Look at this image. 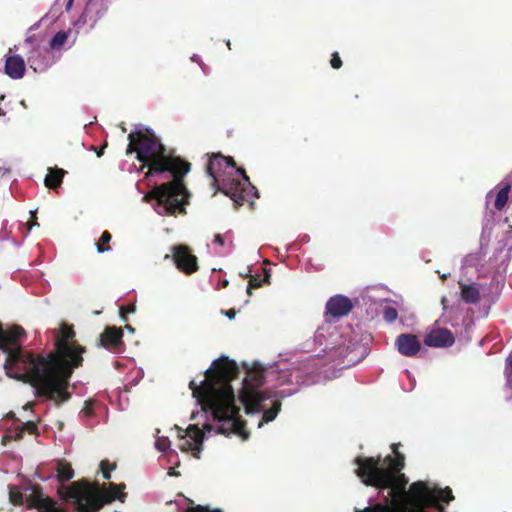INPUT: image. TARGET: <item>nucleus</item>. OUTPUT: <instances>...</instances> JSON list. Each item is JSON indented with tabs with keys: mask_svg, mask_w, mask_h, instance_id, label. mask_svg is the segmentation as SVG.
<instances>
[{
	"mask_svg": "<svg viewBox=\"0 0 512 512\" xmlns=\"http://www.w3.org/2000/svg\"><path fill=\"white\" fill-rule=\"evenodd\" d=\"M9 499H10L11 503H13L15 505H20L24 502V495L20 491L19 488L15 487V486H10L9 487Z\"/></svg>",
	"mask_w": 512,
	"mask_h": 512,
	"instance_id": "4be33fe9",
	"label": "nucleus"
},
{
	"mask_svg": "<svg viewBox=\"0 0 512 512\" xmlns=\"http://www.w3.org/2000/svg\"><path fill=\"white\" fill-rule=\"evenodd\" d=\"M395 457L383 460L372 457L356 458L357 476L366 485L389 489L386 504H374L355 512H442V503L453 499L449 488L441 489L431 482L417 481L406 490L407 479L400 471L404 456L398 452V444L392 445Z\"/></svg>",
	"mask_w": 512,
	"mask_h": 512,
	"instance_id": "7ed1b4c3",
	"label": "nucleus"
},
{
	"mask_svg": "<svg viewBox=\"0 0 512 512\" xmlns=\"http://www.w3.org/2000/svg\"><path fill=\"white\" fill-rule=\"evenodd\" d=\"M237 372L236 363L222 357L212 363L199 384L194 380L190 382L193 397L201 409L191 414V419L197 420L195 424L189 425L186 430L175 427L177 446L182 452L199 458L203 441L209 434H234L243 440L248 438L230 385Z\"/></svg>",
	"mask_w": 512,
	"mask_h": 512,
	"instance_id": "f03ea898",
	"label": "nucleus"
},
{
	"mask_svg": "<svg viewBox=\"0 0 512 512\" xmlns=\"http://www.w3.org/2000/svg\"><path fill=\"white\" fill-rule=\"evenodd\" d=\"M24 330L0 325V349L6 354L4 369L10 378L30 383L36 393L56 404L69 399L68 380L81 365L84 349L72 341L73 330L63 324L54 331L55 351L47 357L21 347Z\"/></svg>",
	"mask_w": 512,
	"mask_h": 512,
	"instance_id": "f257e3e1",
	"label": "nucleus"
},
{
	"mask_svg": "<svg viewBox=\"0 0 512 512\" xmlns=\"http://www.w3.org/2000/svg\"><path fill=\"white\" fill-rule=\"evenodd\" d=\"M72 2H73V0H69V2L67 4V9H70V7L72 6Z\"/></svg>",
	"mask_w": 512,
	"mask_h": 512,
	"instance_id": "ea45409f",
	"label": "nucleus"
},
{
	"mask_svg": "<svg viewBox=\"0 0 512 512\" xmlns=\"http://www.w3.org/2000/svg\"><path fill=\"white\" fill-rule=\"evenodd\" d=\"M208 174L213 178V185L229 196L235 204H250L258 198L257 191L251 185L243 169L235 168L232 158L214 156L207 166Z\"/></svg>",
	"mask_w": 512,
	"mask_h": 512,
	"instance_id": "423d86ee",
	"label": "nucleus"
},
{
	"mask_svg": "<svg viewBox=\"0 0 512 512\" xmlns=\"http://www.w3.org/2000/svg\"><path fill=\"white\" fill-rule=\"evenodd\" d=\"M31 215H32V220H31V222L29 223V227H28V229H29V230L32 228V226L37 225V222H36V213H35V212H31Z\"/></svg>",
	"mask_w": 512,
	"mask_h": 512,
	"instance_id": "f704fd0d",
	"label": "nucleus"
},
{
	"mask_svg": "<svg viewBox=\"0 0 512 512\" xmlns=\"http://www.w3.org/2000/svg\"><path fill=\"white\" fill-rule=\"evenodd\" d=\"M5 112L0 108V116H4Z\"/></svg>",
	"mask_w": 512,
	"mask_h": 512,
	"instance_id": "79ce46f5",
	"label": "nucleus"
},
{
	"mask_svg": "<svg viewBox=\"0 0 512 512\" xmlns=\"http://www.w3.org/2000/svg\"><path fill=\"white\" fill-rule=\"evenodd\" d=\"M136 311V306L134 304H131V305H128V306H123L120 308V314H121V317L126 320V317H125V314L127 313H135Z\"/></svg>",
	"mask_w": 512,
	"mask_h": 512,
	"instance_id": "cd10ccee",
	"label": "nucleus"
},
{
	"mask_svg": "<svg viewBox=\"0 0 512 512\" xmlns=\"http://www.w3.org/2000/svg\"><path fill=\"white\" fill-rule=\"evenodd\" d=\"M398 312L396 308L392 306H386L383 311V317L387 322H393L397 319Z\"/></svg>",
	"mask_w": 512,
	"mask_h": 512,
	"instance_id": "b1692460",
	"label": "nucleus"
},
{
	"mask_svg": "<svg viewBox=\"0 0 512 512\" xmlns=\"http://www.w3.org/2000/svg\"><path fill=\"white\" fill-rule=\"evenodd\" d=\"M185 512H219V511L209 510L206 507L198 505V506H192V507L187 508V510Z\"/></svg>",
	"mask_w": 512,
	"mask_h": 512,
	"instance_id": "c85d7f7f",
	"label": "nucleus"
},
{
	"mask_svg": "<svg viewBox=\"0 0 512 512\" xmlns=\"http://www.w3.org/2000/svg\"><path fill=\"white\" fill-rule=\"evenodd\" d=\"M477 260H478L477 255H473V254L468 255L464 259V265H466V266L474 265Z\"/></svg>",
	"mask_w": 512,
	"mask_h": 512,
	"instance_id": "c756f323",
	"label": "nucleus"
},
{
	"mask_svg": "<svg viewBox=\"0 0 512 512\" xmlns=\"http://www.w3.org/2000/svg\"><path fill=\"white\" fill-rule=\"evenodd\" d=\"M22 434H23V428H16L14 431H10L8 432L2 439L3 441V444L6 443L7 440L9 439H18V438H21L22 437Z\"/></svg>",
	"mask_w": 512,
	"mask_h": 512,
	"instance_id": "a878e982",
	"label": "nucleus"
},
{
	"mask_svg": "<svg viewBox=\"0 0 512 512\" xmlns=\"http://www.w3.org/2000/svg\"><path fill=\"white\" fill-rule=\"evenodd\" d=\"M12 49H9L11 53ZM26 70L25 62L21 56L10 55L6 56L5 73L12 79H21Z\"/></svg>",
	"mask_w": 512,
	"mask_h": 512,
	"instance_id": "2eb2a0df",
	"label": "nucleus"
},
{
	"mask_svg": "<svg viewBox=\"0 0 512 512\" xmlns=\"http://www.w3.org/2000/svg\"><path fill=\"white\" fill-rule=\"evenodd\" d=\"M103 154V148H101L100 150H98L97 152V155L100 157L101 155Z\"/></svg>",
	"mask_w": 512,
	"mask_h": 512,
	"instance_id": "a19ab883",
	"label": "nucleus"
},
{
	"mask_svg": "<svg viewBox=\"0 0 512 512\" xmlns=\"http://www.w3.org/2000/svg\"><path fill=\"white\" fill-rule=\"evenodd\" d=\"M123 332L120 328L108 327L101 335L102 345L114 352H118L122 345Z\"/></svg>",
	"mask_w": 512,
	"mask_h": 512,
	"instance_id": "dca6fc26",
	"label": "nucleus"
},
{
	"mask_svg": "<svg viewBox=\"0 0 512 512\" xmlns=\"http://www.w3.org/2000/svg\"><path fill=\"white\" fill-rule=\"evenodd\" d=\"M260 286H261V282L260 281H258L257 279H251L250 282H249L247 293L250 295L252 288H258Z\"/></svg>",
	"mask_w": 512,
	"mask_h": 512,
	"instance_id": "2f4dec72",
	"label": "nucleus"
},
{
	"mask_svg": "<svg viewBox=\"0 0 512 512\" xmlns=\"http://www.w3.org/2000/svg\"><path fill=\"white\" fill-rule=\"evenodd\" d=\"M213 243L219 247H222L225 243L224 238L220 234H216L213 239Z\"/></svg>",
	"mask_w": 512,
	"mask_h": 512,
	"instance_id": "473e14b6",
	"label": "nucleus"
},
{
	"mask_svg": "<svg viewBox=\"0 0 512 512\" xmlns=\"http://www.w3.org/2000/svg\"><path fill=\"white\" fill-rule=\"evenodd\" d=\"M351 309V300L342 295L333 296L326 303V312L332 317L345 316L351 311Z\"/></svg>",
	"mask_w": 512,
	"mask_h": 512,
	"instance_id": "f8f14e48",
	"label": "nucleus"
},
{
	"mask_svg": "<svg viewBox=\"0 0 512 512\" xmlns=\"http://www.w3.org/2000/svg\"><path fill=\"white\" fill-rule=\"evenodd\" d=\"M155 437H156L155 447L157 448V450L162 451V452L167 451L169 453V455L174 454V452L169 449L170 441H169L168 437L161 436L159 429L156 430Z\"/></svg>",
	"mask_w": 512,
	"mask_h": 512,
	"instance_id": "aec40b11",
	"label": "nucleus"
},
{
	"mask_svg": "<svg viewBox=\"0 0 512 512\" xmlns=\"http://www.w3.org/2000/svg\"><path fill=\"white\" fill-rule=\"evenodd\" d=\"M27 52V62L35 72L47 70L53 63L54 57L49 50L36 37H29L23 43Z\"/></svg>",
	"mask_w": 512,
	"mask_h": 512,
	"instance_id": "6e6552de",
	"label": "nucleus"
},
{
	"mask_svg": "<svg viewBox=\"0 0 512 512\" xmlns=\"http://www.w3.org/2000/svg\"><path fill=\"white\" fill-rule=\"evenodd\" d=\"M173 258L176 266L185 273H193L197 270V258L190 253L186 246H175Z\"/></svg>",
	"mask_w": 512,
	"mask_h": 512,
	"instance_id": "9d476101",
	"label": "nucleus"
},
{
	"mask_svg": "<svg viewBox=\"0 0 512 512\" xmlns=\"http://www.w3.org/2000/svg\"><path fill=\"white\" fill-rule=\"evenodd\" d=\"M341 64H342V61H341L340 57L338 56V54H334L331 59V66L335 69H338L341 67Z\"/></svg>",
	"mask_w": 512,
	"mask_h": 512,
	"instance_id": "7c9ffc66",
	"label": "nucleus"
},
{
	"mask_svg": "<svg viewBox=\"0 0 512 512\" xmlns=\"http://www.w3.org/2000/svg\"><path fill=\"white\" fill-rule=\"evenodd\" d=\"M454 343V336L447 329H432L425 338V344L432 347H446Z\"/></svg>",
	"mask_w": 512,
	"mask_h": 512,
	"instance_id": "ddd939ff",
	"label": "nucleus"
},
{
	"mask_svg": "<svg viewBox=\"0 0 512 512\" xmlns=\"http://www.w3.org/2000/svg\"><path fill=\"white\" fill-rule=\"evenodd\" d=\"M268 279H269V275H268V274H266L264 281H267V282H268Z\"/></svg>",
	"mask_w": 512,
	"mask_h": 512,
	"instance_id": "37998d69",
	"label": "nucleus"
},
{
	"mask_svg": "<svg viewBox=\"0 0 512 512\" xmlns=\"http://www.w3.org/2000/svg\"><path fill=\"white\" fill-rule=\"evenodd\" d=\"M48 472L50 473L48 477H55L61 483L70 480L74 475L71 465L63 460L51 463Z\"/></svg>",
	"mask_w": 512,
	"mask_h": 512,
	"instance_id": "a211bd4d",
	"label": "nucleus"
},
{
	"mask_svg": "<svg viewBox=\"0 0 512 512\" xmlns=\"http://www.w3.org/2000/svg\"><path fill=\"white\" fill-rule=\"evenodd\" d=\"M462 299L466 303L474 304L486 296V289L477 283H459Z\"/></svg>",
	"mask_w": 512,
	"mask_h": 512,
	"instance_id": "f3484780",
	"label": "nucleus"
},
{
	"mask_svg": "<svg viewBox=\"0 0 512 512\" xmlns=\"http://www.w3.org/2000/svg\"><path fill=\"white\" fill-rule=\"evenodd\" d=\"M100 469L105 479H110V472L115 469V464L110 463L108 460H103L100 463Z\"/></svg>",
	"mask_w": 512,
	"mask_h": 512,
	"instance_id": "393cba45",
	"label": "nucleus"
},
{
	"mask_svg": "<svg viewBox=\"0 0 512 512\" xmlns=\"http://www.w3.org/2000/svg\"><path fill=\"white\" fill-rule=\"evenodd\" d=\"M81 413L84 414L85 416H90L92 414V407L89 402H86V405L82 409Z\"/></svg>",
	"mask_w": 512,
	"mask_h": 512,
	"instance_id": "72a5a7b5",
	"label": "nucleus"
},
{
	"mask_svg": "<svg viewBox=\"0 0 512 512\" xmlns=\"http://www.w3.org/2000/svg\"><path fill=\"white\" fill-rule=\"evenodd\" d=\"M124 488V484L109 483L100 487L98 484L73 482L68 486H60L58 493L65 501L72 503L78 512H98L105 503L115 499L123 501Z\"/></svg>",
	"mask_w": 512,
	"mask_h": 512,
	"instance_id": "0eeeda50",
	"label": "nucleus"
},
{
	"mask_svg": "<svg viewBox=\"0 0 512 512\" xmlns=\"http://www.w3.org/2000/svg\"><path fill=\"white\" fill-rule=\"evenodd\" d=\"M303 371L296 366L263 367L255 363L247 371L239 393V402L247 414L262 413L257 426L271 422L281 409V400L305 384Z\"/></svg>",
	"mask_w": 512,
	"mask_h": 512,
	"instance_id": "39448f33",
	"label": "nucleus"
},
{
	"mask_svg": "<svg viewBox=\"0 0 512 512\" xmlns=\"http://www.w3.org/2000/svg\"><path fill=\"white\" fill-rule=\"evenodd\" d=\"M128 140L126 153H137V159L143 163V167L149 168L146 177L159 176V180L166 179V174L173 177L171 182L154 185L144 195L143 201L151 203L159 215L185 213L189 194L182 183V177L188 173L189 163L179 157L166 155L162 144L148 130L130 133Z\"/></svg>",
	"mask_w": 512,
	"mask_h": 512,
	"instance_id": "20e7f679",
	"label": "nucleus"
},
{
	"mask_svg": "<svg viewBox=\"0 0 512 512\" xmlns=\"http://www.w3.org/2000/svg\"><path fill=\"white\" fill-rule=\"evenodd\" d=\"M505 375H506L508 384L511 385L512 352L509 354V356L507 357V360H506Z\"/></svg>",
	"mask_w": 512,
	"mask_h": 512,
	"instance_id": "bb28decb",
	"label": "nucleus"
},
{
	"mask_svg": "<svg viewBox=\"0 0 512 512\" xmlns=\"http://www.w3.org/2000/svg\"><path fill=\"white\" fill-rule=\"evenodd\" d=\"M225 314L228 318L233 319L235 317L236 312L234 309H230L226 311Z\"/></svg>",
	"mask_w": 512,
	"mask_h": 512,
	"instance_id": "c9c22d12",
	"label": "nucleus"
},
{
	"mask_svg": "<svg viewBox=\"0 0 512 512\" xmlns=\"http://www.w3.org/2000/svg\"><path fill=\"white\" fill-rule=\"evenodd\" d=\"M398 351L405 356L412 357L418 353L421 343L415 335L401 334L396 339Z\"/></svg>",
	"mask_w": 512,
	"mask_h": 512,
	"instance_id": "4468645a",
	"label": "nucleus"
},
{
	"mask_svg": "<svg viewBox=\"0 0 512 512\" xmlns=\"http://www.w3.org/2000/svg\"><path fill=\"white\" fill-rule=\"evenodd\" d=\"M111 240V235L109 232H103L99 242L97 243V250L99 253H103L110 249L109 246L104 247V244L108 243Z\"/></svg>",
	"mask_w": 512,
	"mask_h": 512,
	"instance_id": "5701e85b",
	"label": "nucleus"
},
{
	"mask_svg": "<svg viewBox=\"0 0 512 512\" xmlns=\"http://www.w3.org/2000/svg\"><path fill=\"white\" fill-rule=\"evenodd\" d=\"M344 333L339 334L338 331H330V326L321 327L317 330L315 335V341L320 345H324V351H331L334 349L340 350L342 355L344 352L353 351L356 348V342L352 339L346 343L345 341L340 342V338H343Z\"/></svg>",
	"mask_w": 512,
	"mask_h": 512,
	"instance_id": "1a4fd4ad",
	"label": "nucleus"
},
{
	"mask_svg": "<svg viewBox=\"0 0 512 512\" xmlns=\"http://www.w3.org/2000/svg\"><path fill=\"white\" fill-rule=\"evenodd\" d=\"M510 192V184L502 182L486 195V205L494 206L496 210H501L506 205Z\"/></svg>",
	"mask_w": 512,
	"mask_h": 512,
	"instance_id": "9b49d317",
	"label": "nucleus"
},
{
	"mask_svg": "<svg viewBox=\"0 0 512 512\" xmlns=\"http://www.w3.org/2000/svg\"><path fill=\"white\" fill-rule=\"evenodd\" d=\"M125 329H126L127 331H129L130 333H134V332H135V329H134L132 326H130V325H126V326H125Z\"/></svg>",
	"mask_w": 512,
	"mask_h": 512,
	"instance_id": "e433bc0d",
	"label": "nucleus"
},
{
	"mask_svg": "<svg viewBox=\"0 0 512 512\" xmlns=\"http://www.w3.org/2000/svg\"><path fill=\"white\" fill-rule=\"evenodd\" d=\"M64 174H65V171L63 169L49 168L48 174L46 175L45 181H44L45 185L49 188L58 187L62 182V178H63Z\"/></svg>",
	"mask_w": 512,
	"mask_h": 512,
	"instance_id": "6ab92c4d",
	"label": "nucleus"
},
{
	"mask_svg": "<svg viewBox=\"0 0 512 512\" xmlns=\"http://www.w3.org/2000/svg\"><path fill=\"white\" fill-rule=\"evenodd\" d=\"M441 303L443 305V308L445 309L447 307V300H446V298H442Z\"/></svg>",
	"mask_w": 512,
	"mask_h": 512,
	"instance_id": "4c0bfd02",
	"label": "nucleus"
},
{
	"mask_svg": "<svg viewBox=\"0 0 512 512\" xmlns=\"http://www.w3.org/2000/svg\"><path fill=\"white\" fill-rule=\"evenodd\" d=\"M69 33L66 31L58 32L50 41V46L52 49L59 50L61 49L68 39Z\"/></svg>",
	"mask_w": 512,
	"mask_h": 512,
	"instance_id": "412c9836",
	"label": "nucleus"
},
{
	"mask_svg": "<svg viewBox=\"0 0 512 512\" xmlns=\"http://www.w3.org/2000/svg\"><path fill=\"white\" fill-rule=\"evenodd\" d=\"M92 8V2H90L86 8L85 14H87Z\"/></svg>",
	"mask_w": 512,
	"mask_h": 512,
	"instance_id": "58836bf2",
	"label": "nucleus"
},
{
	"mask_svg": "<svg viewBox=\"0 0 512 512\" xmlns=\"http://www.w3.org/2000/svg\"><path fill=\"white\" fill-rule=\"evenodd\" d=\"M215 253H216V254H220V253H221V251H220V250H216V251H215Z\"/></svg>",
	"mask_w": 512,
	"mask_h": 512,
	"instance_id": "c03bdc74",
	"label": "nucleus"
}]
</instances>
